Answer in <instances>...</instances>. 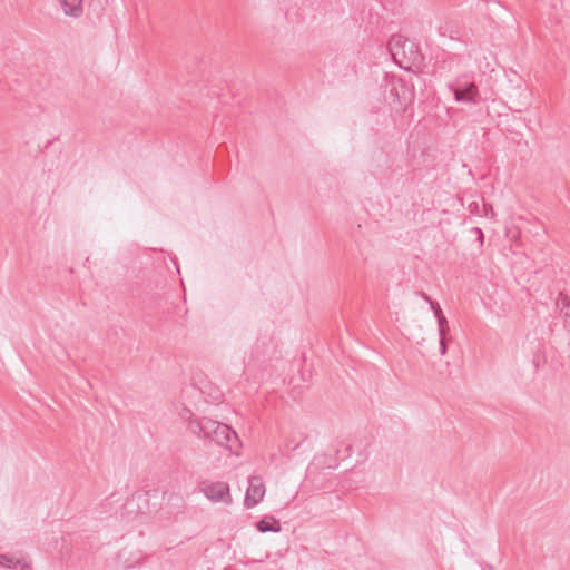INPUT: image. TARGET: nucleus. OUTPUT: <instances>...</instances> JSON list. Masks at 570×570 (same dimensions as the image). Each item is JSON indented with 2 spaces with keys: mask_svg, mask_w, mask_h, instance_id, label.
<instances>
[{
  "mask_svg": "<svg viewBox=\"0 0 570 570\" xmlns=\"http://www.w3.org/2000/svg\"><path fill=\"white\" fill-rule=\"evenodd\" d=\"M185 412L186 414H181V416L187 421L188 430L193 434L214 442L236 455L239 454L242 444L237 433L230 426L208 417L194 419L190 411L186 410Z\"/></svg>",
  "mask_w": 570,
  "mask_h": 570,
  "instance_id": "1",
  "label": "nucleus"
},
{
  "mask_svg": "<svg viewBox=\"0 0 570 570\" xmlns=\"http://www.w3.org/2000/svg\"><path fill=\"white\" fill-rule=\"evenodd\" d=\"M202 491L212 502H222L225 504L232 503L229 485L225 482L217 481L204 484Z\"/></svg>",
  "mask_w": 570,
  "mask_h": 570,
  "instance_id": "5",
  "label": "nucleus"
},
{
  "mask_svg": "<svg viewBox=\"0 0 570 570\" xmlns=\"http://www.w3.org/2000/svg\"><path fill=\"white\" fill-rule=\"evenodd\" d=\"M558 304L561 306V311L564 313L566 317L570 318V299L568 296L560 294L558 298Z\"/></svg>",
  "mask_w": 570,
  "mask_h": 570,
  "instance_id": "12",
  "label": "nucleus"
},
{
  "mask_svg": "<svg viewBox=\"0 0 570 570\" xmlns=\"http://www.w3.org/2000/svg\"><path fill=\"white\" fill-rule=\"evenodd\" d=\"M471 233H473V234H475V236H478V240L482 245L483 240H484V235H483V232L481 230V228L473 227V228H471Z\"/></svg>",
  "mask_w": 570,
  "mask_h": 570,
  "instance_id": "13",
  "label": "nucleus"
},
{
  "mask_svg": "<svg viewBox=\"0 0 570 570\" xmlns=\"http://www.w3.org/2000/svg\"><path fill=\"white\" fill-rule=\"evenodd\" d=\"M83 0H59V3L67 16L79 17L82 13Z\"/></svg>",
  "mask_w": 570,
  "mask_h": 570,
  "instance_id": "9",
  "label": "nucleus"
},
{
  "mask_svg": "<svg viewBox=\"0 0 570 570\" xmlns=\"http://www.w3.org/2000/svg\"><path fill=\"white\" fill-rule=\"evenodd\" d=\"M483 570H493V568H492L491 566L487 564V566L483 568Z\"/></svg>",
  "mask_w": 570,
  "mask_h": 570,
  "instance_id": "15",
  "label": "nucleus"
},
{
  "mask_svg": "<svg viewBox=\"0 0 570 570\" xmlns=\"http://www.w3.org/2000/svg\"><path fill=\"white\" fill-rule=\"evenodd\" d=\"M351 455V446L343 440H336L328 444L323 453V469H335L340 462Z\"/></svg>",
  "mask_w": 570,
  "mask_h": 570,
  "instance_id": "4",
  "label": "nucleus"
},
{
  "mask_svg": "<svg viewBox=\"0 0 570 570\" xmlns=\"http://www.w3.org/2000/svg\"><path fill=\"white\" fill-rule=\"evenodd\" d=\"M0 566L7 568H13L19 566L20 570H31V562L24 559H16L8 554H0Z\"/></svg>",
  "mask_w": 570,
  "mask_h": 570,
  "instance_id": "10",
  "label": "nucleus"
},
{
  "mask_svg": "<svg viewBox=\"0 0 570 570\" xmlns=\"http://www.w3.org/2000/svg\"><path fill=\"white\" fill-rule=\"evenodd\" d=\"M265 495V485L259 476H250L248 480V488L245 495V505L247 508L255 507L263 500Z\"/></svg>",
  "mask_w": 570,
  "mask_h": 570,
  "instance_id": "6",
  "label": "nucleus"
},
{
  "mask_svg": "<svg viewBox=\"0 0 570 570\" xmlns=\"http://www.w3.org/2000/svg\"><path fill=\"white\" fill-rule=\"evenodd\" d=\"M420 295L424 301H426L429 303L431 309L434 313V316L438 321V326H439V328H438L439 336H445L449 331L448 320L443 315L440 305L435 301L431 299L425 293H421Z\"/></svg>",
  "mask_w": 570,
  "mask_h": 570,
  "instance_id": "8",
  "label": "nucleus"
},
{
  "mask_svg": "<svg viewBox=\"0 0 570 570\" xmlns=\"http://www.w3.org/2000/svg\"><path fill=\"white\" fill-rule=\"evenodd\" d=\"M440 353L444 355L446 353L445 336H440Z\"/></svg>",
  "mask_w": 570,
  "mask_h": 570,
  "instance_id": "14",
  "label": "nucleus"
},
{
  "mask_svg": "<svg viewBox=\"0 0 570 570\" xmlns=\"http://www.w3.org/2000/svg\"><path fill=\"white\" fill-rule=\"evenodd\" d=\"M256 528L259 532H277L279 531L281 527L278 525L277 521L274 518L269 519H263L257 522Z\"/></svg>",
  "mask_w": 570,
  "mask_h": 570,
  "instance_id": "11",
  "label": "nucleus"
},
{
  "mask_svg": "<svg viewBox=\"0 0 570 570\" xmlns=\"http://www.w3.org/2000/svg\"><path fill=\"white\" fill-rule=\"evenodd\" d=\"M508 82L505 95L510 102V109L515 112H521L530 105L528 87L517 73L512 75Z\"/></svg>",
  "mask_w": 570,
  "mask_h": 570,
  "instance_id": "3",
  "label": "nucleus"
},
{
  "mask_svg": "<svg viewBox=\"0 0 570 570\" xmlns=\"http://www.w3.org/2000/svg\"><path fill=\"white\" fill-rule=\"evenodd\" d=\"M389 51L393 60L401 67L409 68L405 63L414 65L422 61L419 47L410 39L395 35L389 41Z\"/></svg>",
  "mask_w": 570,
  "mask_h": 570,
  "instance_id": "2",
  "label": "nucleus"
},
{
  "mask_svg": "<svg viewBox=\"0 0 570 570\" xmlns=\"http://www.w3.org/2000/svg\"><path fill=\"white\" fill-rule=\"evenodd\" d=\"M450 89L452 90L454 95V99L459 102L464 104H475L479 90L478 87L474 83H468L463 88H456L454 86H450Z\"/></svg>",
  "mask_w": 570,
  "mask_h": 570,
  "instance_id": "7",
  "label": "nucleus"
}]
</instances>
